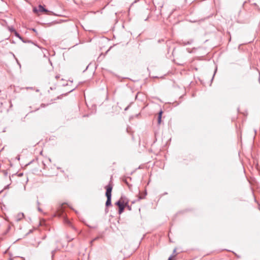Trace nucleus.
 I'll list each match as a JSON object with an SVG mask.
<instances>
[{"label":"nucleus","mask_w":260,"mask_h":260,"mask_svg":"<svg viewBox=\"0 0 260 260\" xmlns=\"http://www.w3.org/2000/svg\"><path fill=\"white\" fill-rule=\"evenodd\" d=\"M106 189V196L107 197V201L106 202L105 205L107 207L111 206V196H112V190L113 186L111 184H109L105 187Z\"/></svg>","instance_id":"f257e3e1"},{"label":"nucleus","mask_w":260,"mask_h":260,"mask_svg":"<svg viewBox=\"0 0 260 260\" xmlns=\"http://www.w3.org/2000/svg\"><path fill=\"white\" fill-rule=\"evenodd\" d=\"M39 10H38L36 8H34L33 11L34 12H38V11L41 12H48V10L45 9L43 6L40 5L38 7Z\"/></svg>","instance_id":"f03ea898"},{"label":"nucleus","mask_w":260,"mask_h":260,"mask_svg":"<svg viewBox=\"0 0 260 260\" xmlns=\"http://www.w3.org/2000/svg\"><path fill=\"white\" fill-rule=\"evenodd\" d=\"M123 197H121L120 199L115 203V205H117L118 207L121 206L123 204H125L124 201L122 200Z\"/></svg>","instance_id":"7ed1b4c3"},{"label":"nucleus","mask_w":260,"mask_h":260,"mask_svg":"<svg viewBox=\"0 0 260 260\" xmlns=\"http://www.w3.org/2000/svg\"><path fill=\"white\" fill-rule=\"evenodd\" d=\"M162 114V110H160L158 114V118H157V122L158 124H160L161 121V117Z\"/></svg>","instance_id":"20e7f679"},{"label":"nucleus","mask_w":260,"mask_h":260,"mask_svg":"<svg viewBox=\"0 0 260 260\" xmlns=\"http://www.w3.org/2000/svg\"><path fill=\"white\" fill-rule=\"evenodd\" d=\"M24 217V214L23 213H19L17 215L16 220L17 221L20 220Z\"/></svg>","instance_id":"39448f33"},{"label":"nucleus","mask_w":260,"mask_h":260,"mask_svg":"<svg viewBox=\"0 0 260 260\" xmlns=\"http://www.w3.org/2000/svg\"><path fill=\"white\" fill-rule=\"evenodd\" d=\"M119 208V210H118V213L119 214H121L124 210V208H125V205L123 204V205H122L121 206H120L119 207H118Z\"/></svg>","instance_id":"423d86ee"},{"label":"nucleus","mask_w":260,"mask_h":260,"mask_svg":"<svg viewBox=\"0 0 260 260\" xmlns=\"http://www.w3.org/2000/svg\"><path fill=\"white\" fill-rule=\"evenodd\" d=\"M14 33L16 37H17V38L21 39L23 42H26L25 41L22 40V38L21 37V36L19 35V34L17 31H15V32Z\"/></svg>","instance_id":"0eeeda50"},{"label":"nucleus","mask_w":260,"mask_h":260,"mask_svg":"<svg viewBox=\"0 0 260 260\" xmlns=\"http://www.w3.org/2000/svg\"><path fill=\"white\" fill-rule=\"evenodd\" d=\"M124 205H125V207H126L128 210H129V211L132 210V207L131 206H129L128 205V201H126V202H125Z\"/></svg>","instance_id":"6e6552de"},{"label":"nucleus","mask_w":260,"mask_h":260,"mask_svg":"<svg viewBox=\"0 0 260 260\" xmlns=\"http://www.w3.org/2000/svg\"><path fill=\"white\" fill-rule=\"evenodd\" d=\"M123 181L128 186H130L129 184L128 183V182L126 180V179H123Z\"/></svg>","instance_id":"1a4fd4ad"},{"label":"nucleus","mask_w":260,"mask_h":260,"mask_svg":"<svg viewBox=\"0 0 260 260\" xmlns=\"http://www.w3.org/2000/svg\"><path fill=\"white\" fill-rule=\"evenodd\" d=\"M9 30H10V32H14L15 31H16L13 27L10 28Z\"/></svg>","instance_id":"9d476101"},{"label":"nucleus","mask_w":260,"mask_h":260,"mask_svg":"<svg viewBox=\"0 0 260 260\" xmlns=\"http://www.w3.org/2000/svg\"><path fill=\"white\" fill-rule=\"evenodd\" d=\"M55 251H56V250H53L51 251V254H52V257H53L54 256V255L55 253Z\"/></svg>","instance_id":"9b49d317"},{"label":"nucleus","mask_w":260,"mask_h":260,"mask_svg":"<svg viewBox=\"0 0 260 260\" xmlns=\"http://www.w3.org/2000/svg\"><path fill=\"white\" fill-rule=\"evenodd\" d=\"M144 198V196H139L138 200L139 201L140 200L143 199Z\"/></svg>","instance_id":"f8f14e48"},{"label":"nucleus","mask_w":260,"mask_h":260,"mask_svg":"<svg viewBox=\"0 0 260 260\" xmlns=\"http://www.w3.org/2000/svg\"><path fill=\"white\" fill-rule=\"evenodd\" d=\"M38 210L40 212H42V209L41 208H40L39 207H38Z\"/></svg>","instance_id":"ddd939ff"},{"label":"nucleus","mask_w":260,"mask_h":260,"mask_svg":"<svg viewBox=\"0 0 260 260\" xmlns=\"http://www.w3.org/2000/svg\"><path fill=\"white\" fill-rule=\"evenodd\" d=\"M99 238V237H97L95 238H94V239L92 241V242H93V241H94L96 240H97V239H98Z\"/></svg>","instance_id":"4468645a"},{"label":"nucleus","mask_w":260,"mask_h":260,"mask_svg":"<svg viewBox=\"0 0 260 260\" xmlns=\"http://www.w3.org/2000/svg\"><path fill=\"white\" fill-rule=\"evenodd\" d=\"M129 106H127V107L124 109V110H125V111L127 110H128V109L129 108Z\"/></svg>","instance_id":"2eb2a0df"},{"label":"nucleus","mask_w":260,"mask_h":260,"mask_svg":"<svg viewBox=\"0 0 260 260\" xmlns=\"http://www.w3.org/2000/svg\"><path fill=\"white\" fill-rule=\"evenodd\" d=\"M31 30L34 31V32H37V30L35 28H32Z\"/></svg>","instance_id":"dca6fc26"},{"label":"nucleus","mask_w":260,"mask_h":260,"mask_svg":"<svg viewBox=\"0 0 260 260\" xmlns=\"http://www.w3.org/2000/svg\"><path fill=\"white\" fill-rule=\"evenodd\" d=\"M16 61H17V63H18L20 66V63L19 62V61H18V60H17V58H16Z\"/></svg>","instance_id":"f3484780"},{"label":"nucleus","mask_w":260,"mask_h":260,"mask_svg":"<svg viewBox=\"0 0 260 260\" xmlns=\"http://www.w3.org/2000/svg\"><path fill=\"white\" fill-rule=\"evenodd\" d=\"M9 185H7V186L5 187V189H7V188H9Z\"/></svg>","instance_id":"a211bd4d"},{"label":"nucleus","mask_w":260,"mask_h":260,"mask_svg":"<svg viewBox=\"0 0 260 260\" xmlns=\"http://www.w3.org/2000/svg\"><path fill=\"white\" fill-rule=\"evenodd\" d=\"M37 205H38V206H39V205H40V202H39V201H37Z\"/></svg>","instance_id":"6ab92c4d"},{"label":"nucleus","mask_w":260,"mask_h":260,"mask_svg":"<svg viewBox=\"0 0 260 260\" xmlns=\"http://www.w3.org/2000/svg\"><path fill=\"white\" fill-rule=\"evenodd\" d=\"M168 260H173L172 258V256H170Z\"/></svg>","instance_id":"aec40b11"},{"label":"nucleus","mask_w":260,"mask_h":260,"mask_svg":"<svg viewBox=\"0 0 260 260\" xmlns=\"http://www.w3.org/2000/svg\"><path fill=\"white\" fill-rule=\"evenodd\" d=\"M136 1H135V2H134L133 3H132V5H131V7H132V6L134 5V4L135 3H136Z\"/></svg>","instance_id":"412c9836"},{"label":"nucleus","mask_w":260,"mask_h":260,"mask_svg":"<svg viewBox=\"0 0 260 260\" xmlns=\"http://www.w3.org/2000/svg\"><path fill=\"white\" fill-rule=\"evenodd\" d=\"M32 230H30V231H29V232H28V234H29V233H31V232H32Z\"/></svg>","instance_id":"4be33fe9"},{"label":"nucleus","mask_w":260,"mask_h":260,"mask_svg":"<svg viewBox=\"0 0 260 260\" xmlns=\"http://www.w3.org/2000/svg\"><path fill=\"white\" fill-rule=\"evenodd\" d=\"M67 222L68 224H69V223H70V221H68V220H67Z\"/></svg>","instance_id":"5701e85b"},{"label":"nucleus","mask_w":260,"mask_h":260,"mask_svg":"<svg viewBox=\"0 0 260 260\" xmlns=\"http://www.w3.org/2000/svg\"><path fill=\"white\" fill-rule=\"evenodd\" d=\"M135 203V201H134L132 202V204H134Z\"/></svg>","instance_id":"b1692460"},{"label":"nucleus","mask_w":260,"mask_h":260,"mask_svg":"<svg viewBox=\"0 0 260 260\" xmlns=\"http://www.w3.org/2000/svg\"><path fill=\"white\" fill-rule=\"evenodd\" d=\"M176 252V249H175L173 251V252L175 253Z\"/></svg>","instance_id":"393cba45"},{"label":"nucleus","mask_w":260,"mask_h":260,"mask_svg":"<svg viewBox=\"0 0 260 260\" xmlns=\"http://www.w3.org/2000/svg\"><path fill=\"white\" fill-rule=\"evenodd\" d=\"M27 42L28 43H31V41H28Z\"/></svg>","instance_id":"a878e982"},{"label":"nucleus","mask_w":260,"mask_h":260,"mask_svg":"<svg viewBox=\"0 0 260 260\" xmlns=\"http://www.w3.org/2000/svg\"><path fill=\"white\" fill-rule=\"evenodd\" d=\"M41 107H44V105L42 104H41Z\"/></svg>","instance_id":"bb28decb"},{"label":"nucleus","mask_w":260,"mask_h":260,"mask_svg":"<svg viewBox=\"0 0 260 260\" xmlns=\"http://www.w3.org/2000/svg\"><path fill=\"white\" fill-rule=\"evenodd\" d=\"M162 5L160 6V9L162 8Z\"/></svg>","instance_id":"cd10ccee"},{"label":"nucleus","mask_w":260,"mask_h":260,"mask_svg":"<svg viewBox=\"0 0 260 260\" xmlns=\"http://www.w3.org/2000/svg\"><path fill=\"white\" fill-rule=\"evenodd\" d=\"M214 75H213V76L212 77V80H213V79L214 78Z\"/></svg>","instance_id":"c85d7f7f"},{"label":"nucleus","mask_w":260,"mask_h":260,"mask_svg":"<svg viewBox=\"0 0 260 260\" xmlns=\"http://www.w3.org/2000/svg\"><path fill=\"white\" fill-rule=\"evenodd\" d=\"M74 89H72L71 91H70V92H72V91H73Z\"/></svg>","instance_id":"c756f323"}]
</instances>
